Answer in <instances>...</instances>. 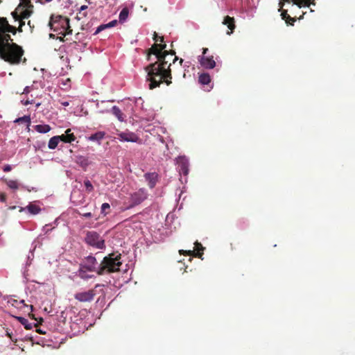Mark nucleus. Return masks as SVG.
I'll return each instance as SVG.
<instances>
[{"label": "nucleus", "instance_id": "obj_5", "mask_svg": "<svg viewBox=\"0 0 355 355\" xmlns=\"http://www.w3.org/2000/svg\"><path fill=\"white\" fill-rule=\"evenodd\" d=\"M69 24V19L61 15H51L48 26L51 31L60 34L65 31Z\"/></svg>", "mask_w": 355, "mask_h": 355}, {"label": "nucleus", "instance_id": "obj_54", "mask_svg": "<svg viewBox=\"0 0 355 355\" xmlns=\"http://www.w3.org/2000/svg\"><path fill=\"white\" fill-rule=\"evenodd\" d=\"M109 101L114 102V100H109Z\"/></svg>", "mask_w": 355, "mask_h": 355}, {"label": "nucleus", "instance_id": "obj_4", "mask_svg": "<svg viewBox=\"0 0 355 355\" xmlns=\"http://www.w3.org/2000/svg\"><path fill=\"white\" fill-rule=\"evenodd\" d=\"M32 8L33 6L31 0H20V3L15 10L11 13L15 20L19 23L18 31L19 32L22 31V26L25 25L23 20L28 19L31 15Z\"/></svg>", "mask_w": 355, "mask_h": 355}, {"label": "nucleus", "instance_id": "obj_41", "mask_svg": "<svg viewBox=\"0 0 355 355\" xmlns=\"http://www.w3.org/2000/svg\"><path fill=\"white\" fill-rule=\"evenodd\" d=\"M11 170H12V167L10 165L7 164V165L4 166V167H3L4 172H9Z\"/></svg>", "mask_w": 355, "mask_h": 355}, {"label": "nucleus", "instance_id": "obj_1", "mask_svg": "<svg viewBox=\"0 0 355 355\" xmlns=\"http://www.w3.org/2000/svg\"><path fill=\"white\" fill-rule=\"evenodd\" d=\"M166 48V44H155L150 49V54L156 56L157 61L150 64L146 68L147 80L149 81L150 89L157 87H167L171 83V71L166 58L169 55L167 51H162Z\"/></svg>", "mask_w": 355, "mask_h": 355}, {"label": "nucleus", "instance_id": "obj_52", "mask_svg": "<svg viewBox=\"0 0 355 355\" xmlns=\"http://www.w3.org/2000/svg\"><path fill=\"white\" fill-rule=\"evenodd\" d=\"M83 16H84V17H86V16H87V14H86V13H83Z\"/></svg>", "mask_w": 355, "mask_h": 355}, {"label": "nucleus", "instance_id": "obj_18", "mask_svg": "<svg viewBox=\"0 0 355 355\" xmlns=\"http://www.w3.org/2000/svg\"><path fill=\"white\" fill-rule=\"evenodd\" d=\"M14 122L19 124H24L27 128H29L31 121L30 116H24L16 119Z\"/></svg>", "mask_w": 355, "mask_h": 355}, {"label": "nucleus", "instance_id": "obj_26", "mask_svg": "<svg viewBox=\"0 0 355 355\" xmlns=\"http://www.w3.org/2000/svg\"><path fill=\"white\" fill-rule=\"evenodd\" d=\"M26 208L32 214H37L41 211V209L37 205L33 204L28 205Z\"/></svg>", "mask_w": 355, "mask_h": 355}, {"label": "nucleus", "instance_id": "obj_45", "mask_svg": "<svg viewBox=\"0 0 355 355\" xmlns=\"http://www.w3.org/2000/svg\"><path fill=\"white\" fill-rule=\"evenodd\" d=\"M207 51H208V49H207V48H204V49H202V55H205V54H206V53L207 52Z\"/></svg>", "mask_w": 355, "mask_h": 355}, {"label": "nucleus", "instance_id": "obj_40", "mask_svg": "<svg viewBox=\"0 0 355 355\" xmlns=\"http://www.w3.org/2000/svg\"><path fill=\"white\" fill-rule=\"evenodd\" d=\"M7 196L5 193H1L0 194V201L4 202L6 201Z\"/></svg>", "mask_w": 355, "mask_h": 355}, {"label": "nucleus", "instance_id": "obj_32", "mask_svg": "<svg viewBox=\"0 0 355 355\" xmlns=\"http://www.w3.org/2000/svg\"><path fill=\"white\" fill-rule=\"evenodd\" d=\"M110 208V206L109 203L105 202L101 206V212L103 213L104 214H107V211L109 210Z\"/></svg>", "mask_w": 355, "mask_h": 355}, {"label": "nucleus", "instance_id": "obj_47", "mask_svg": "<svg viewBox=\"0 0 355 355\" xmlns=\"http://www.w3.org/2000/svg\"><path fill=\"white\" fill-rule=\"evenodd\" d=\"M62 105H64V106H68V105H69V103L68 102H67V101H65V102H62Z\"/></svg>", "mask_w": 355, "mask_h": 355}, {"label": "nucleus", "instance_id": "obj_28", "mask_svg": "<svg viewBox=\"0 0 355 355\" xmlns=\"http://www.w3.org/2000/svg\"><path fill=\"white\" fill-rule=\"evenodd\" d=\"M6 185L12 189H18L19 184L16 180H5Z\"/></svg>", "mask_w": 355, "mask_h": 355}, {"label": "nucleus", "instance_id": "obj_34", "mask_svg": "<svg viewBox=\"0 0 355 355\" xmlns=\"http://www.w3.org/2000/svg\"><path fill=\"white\" fill-rule=\"evenodd\" d=\"M105 28H107V26H105V24L100 25L98 27H97L96 30L95 31L94 35L98 34L100 32L105 30Z\"/></svg>", "mask_w": 355, "mask_h": 355}, {"label": "nucleus", "instance_id": "obj_43", "mask_svg": "<svg viewBox=\"0 0 355 355\" xmlns=\"http://www.w3.org/2000/svg\"><path fill=\"white\" fill-rule=\"evenodd\" d=\"M87 8V6L86 5H83L80 6V8H79V12H81L82 11L86 10Z\"/></svg>", "mask_w": 355, "mask_h": 355}, {"label": "nucleus", "instance_id": "obj_21", "mask_svg": "<svg viewBox=\"0 0 355 355\" xmlns=\"http://www.w3.org/2000/svg\"><path fill=\"white\" fill-rule=\"evenodd\" d=\"M35 130L40 133H46L50 131L51 127L49 125H36Z\"/></svg>", "mask_w": 355, "mask_h": 355}, {"label": "nucleus", "instance_id": "obj_44", "mask_svg": "<svg viewBox=\"0 0 355 355\" xmlns=\"http://www.w3.org/2000/svg\"><path fill=\"white\" fill-rule=\"evenodd\" d=\"M37 332L39 333L40 334H45V332L43 331L42 329H37Z\"/></svg>", "mask_w": 355, "mask_h": 355}, {"label": "nucleus", "instance_id": "obj_12", "mask_svg": "<svg viewBox=\"0 0 355 355\" xmlns=\"http://www.w3.org/2000/svg\"><path fill=\"white\" fill-rule=\"evenodd\" d=\"M146 181L148 182V185L150 189H153L158 180V174L155 172L146 173L144 175Z\"/></svg>", "mask_w": 355, "mask_h": 355}, {"label": "nucleus", "instance_id": "obj_13", "mask_svg": "<svg viewBox=\"0 0 355 355\" xmlns=\"http://www.w3.org/2000/svg\"><path fill=\"white\" fill-rule=\"evenodd\" d=\"M121 141L137 142L138 137L133 132H121L119 135Z\"/></svg>", "mask_w": 355, "mask_h": 355}, {"label": "nucleus", "instance_id": "obj_25", "mask_svg": "<svg viewBox=\"0 0 355 355\" xmlns=\"http://www.w3.org/2000/svg\"><path fill=\"white\" fill-rule=\"evenodd\" d=\"M180 253L181 254H187L189 256H195V257H197L198 258H201L202 256V252H196L195 250H186V251H184V250H180Z\"/></svg>", "mask_w": 355, "mask_h": 355}, {"label": "nucleus", "instance_id": "obj_9", "mask_svg": "<svg viewBox=\"0 0 355 355\" xmlns=\"http://www.w3.org/2000/svg\"><path fill=\"white\" fill-rule=\"evenodd\" d=\"M292 1L293 4L297 5L299 8L309 7L311 5H315L314 0H292ZM284 2H290V0H280L279 3L280 7L279 11H280L282 7L284 6Z\"/></svg>", "mask_w": 355, "mask_h": 355}, {"label": "nucleus", "instance_id": "obj_36", "mask_svg": "<svg viewBox=\"0 0 355 355\" xmlns=\"http://www.w3.org/2000/svg\"><path fill=\"white\" fill-rule=\"evenodd\" d=\"M6 335L10 338L12 341H15V342H17V338H14L13 336H12V332L10 331L9 329H6Z\"/></svg>", "mask_w": 355, "mask_h": 355}, {"label": "nucleus", "instance_id": "obj_39", "mask_svg": "<svg viewBox=\"0 0 355 355\" xmlns=\"http://www.w3.org/2000/svg\"><path fill=\"white\" fill-rule=\"evenodd\" d=\"M78 214L84 218H89L92 217V214L91 212H86V213H80L78 212Z\"/></svg>", "mask_w": 355, "mask_h": 355}, {"label": "nucleus", "instance_id": "obj_19", "mask_svg": "<svg viewBox=\"0 0 355 355\" xmlns=\"http://www.w3.org/2000/svg\"><path fill=\"white\" fill-rule=\"evenodd\" d=\"M58 138L60 141H62L64 143H71L72 141L76 140V137L73 134H68V135H58Z\"/></svg>", "mask_w": 355, "mask_h": 355}, {"label": "nucleus", "instance_id": "obj_42", "mask_svg": "<svg viewBox=\"0 0 355 355\" xmlns=\"http://www.w3.org/2000/svg\"><path fill=\"white\" fill-rule=\"evenodd\" d=\"M25 93L26 92H22L21 94V99H20V101H21V103L23 105H24V101H25V100H26V96H25V95H24Z\"/></svg>", "mask_w": 355, "mask_h": 355}, {"label": "nucleus", "instance_id": "obj_11", "mask_svg": "<svg viewBox=\"0 0 355 355\" xmlns=\"http://www.w3.org/2000/svg\"><path fill=\"white\" fill-rule=\"evenodd\" d=\"M178 166L180 174L187 175L189 173V162L188 160L183 157H179L178 160Z\"/></svg>", "mask_w": 355, "mask_h": 355}, {"label": "nucleus", "instance_id": "obj_15", "mask_svg": "<svg viewBox=\"0 0 355 355\" xmlns=\"http://www.w3.org/2000/svg\"><path fill=\"white\" fill-rule=\"evenodd\" d=\"M223 24L226 25L231 31L227 33V35H230L232 33L235 26L234 18L227 16L225 17Z\"/></svg>", "mask_w": 355, "mask_h": 355}, {"label": "nucleus", "instance_id": "obj_49", "mask_svg": "<svg viewBox=\"0 0 355 355\" xmlns=\"http://www.w3.org/2000/svg\"><path fill=\"white\" fill-rule=\"evenodd\" d=\"M28 25L29 26H31V21H30L28 22ZM30 28H31V27H30Z\"/></svg>", "mask_w": 355, "mask_h": 355}, {"label": "nucleus", "instance_id": "obj_22", "mask_svg": "<svg viewBox=\"0 0 355 355\" xmlns=\"http://www.w3.org/2000/svg\"><path fill=\"white\" fill-rule=\"evenodd\" d=\"M60 141V139L58 138V136H54L53 137H51L49 141V144H48V147L49 149H55L58 145V143Z\"/></svg>", "mask_w": 355, "mask_h": 355}, {"label": "nucleus", "instance_id": "obj_50", "mask_svg": "<svg viewBox=\"0 0 355 355\" xmlns=\"http://www.w3.org/2000/svg\"><path fill=\"white\" fill-rule=\"evenodd\" d=\"M52 0H45L46 2H51Z\"/></svg>", "mask_w": 355, "mask_h": 355}, {"label": "nucleus", "instance_id": "obj_27", "mask_svg": "<svg viewBox=\"0 0 355 355\" xmlns=\"http://www.w3.org/2000/svg\"><path fill=\"white\" fill-rule=\"evenodd\" d=\"M18 320L22 325L24 326L26 329L30 330L33 328V324L30 323L27 319L22 317H19Z\"/></svg>", "mask_w": 355, "mask_h": 355}, {"label": "nucleus", "instance_id": "obj_33", "mask_svg": "<svg viewBox=\"0 0 355 355\" xmlns=\"http://www.w3.org/2000/svg\"><path fill=\"white\" fill-rule=\"evenodd\" d=\"M87 270H85L84 268H81L80 267V270H79V276L83 278V279H86V278H88L89 277L85 274V272Z\"/></svg>", "mask_w": 355, "mask_h": 355}, {"label": "nucleus", "instance_id": "obj_38", "mask_svg": "<svg viewBox=\"0 0 355 355\" xmlns=\"http://www.w3.org/2000/svg\"><path fill=\"white\" fill-rule=\"evenodd\" d=\"M153 40H155V42H162L164 41L163 37H158L156 33H154Z\"/></svg>", "mask_w": 355, "mask_h": 355}, {"label": "nucleus", "instance_id": "obj_2", "mask_svg": "<svg viewBox=\"0 0 355 355\" xmlns=\"http://www.w3.org/2000/svg\"><path fill=\"white\" fill-rule=\"evenodd\" d=\"M15 33V28L8 24L4 18H0V58L10 63H18L23 55V50L14 43H10L8 33Z\"/></svg>", "mask_w": 355, "mask_h": 355}, {"label": "nucleus", "instance_id": "obj_37", "mask_svg": "<svg viewBox=\"0 0 355 355\" xmlns=\"http://www.w3.org/2000/svg\"><path fill=\"white\" fill-rule=\"evenodd\" d=\"M116 24H117V20L114 19V20L110 21L107 24H105V26H107V28H112V27L115 26Z\"/></svg>", "mask_w": 355, "mask_h": 355}, {"label": "nucleus", "instance_id": "obj_3", "mask_svg": "<svg viewBox=\"0 0 355 355\" xmlns=\"http://www.w3.org/2000/svg\"><path fill=\"white\" fill-rule=\"evenodd\" d=\"M120 259L121 254H110L108 256L105 257L101 263L98 264L96 259L89 255L85 258L80 264V268L87 271L96 272L98 275H102L105 273L119 271V267L122 264Z\"/></svg>", "mask_w": 355, "mask_h": 355}, {"label": "nucleus", "instance_id": "obj_35", "mask_svg": "<svg viewBox=\"0 0 355 355\" xmlns=\"http://www.w3.org/2000/svg\"><path fill=\"white\" fill-rule=\"evenodd\" d=\"M71 80L69 78H66L65 80L61 79L59 80V83L62 84V85H68L69 87H71V85H68L67 83H70Z\"/></svg>", "mask_w": 355, "mask_h": 355}, {"label": "nucleus", "instance_id": "obj_48", "mask_svg": "<svg viewBox=\"0 0 355 355\" xmlns=\"http://www.w3.org/2000/svg\"><path fill=\"white\" fill-rule=\"evenodd\" d=\"M49 37H50L51 38H54V35H53V34H52V33H50V34H49Z\"/></svg>", "mask_w": 355, "mask_h": 355}, {"label": "nucleus", "instance_id": "obj_53", "mask_svg": "<svg viewBox=\"0 0 355 355\" xmlns=\"http://www.w3.org/2000/svg\"><path fill=\"white\" fill-rule=\"evenodd\" d=\"M176 59H177V58H176V57H175V58H173V62H174Z\"/></svg>", "mask_w": 355, "mask_h": 355}, {"label": "nucleus", "instance_id": "obj_31", "mask_svg": "<svg viewBox=\"0 0 355 355\" xmlns=\"http://www.w3.org/2000/svg\"><path fill=\"white\" fill-rule=\"evenodd\" d=\"M195 252H200V251H203L205 250V248L202 246V245L198 241L195 242Z\"/></svg>", "mask_w": 355, "mask_h": 355}, {"label": "nucleus", "instance_id": "obj_8", "mask_svg": "<svg viewBox=\"0 0 355 355\" xmlns=\"http://www.w3.org/2000/svg\"><path fill=\"white\" fill-rule=\"evenodd\" d=\"M100 286H101V285L96 284L94 288L87 291L76 293L74 295V298L80 302H90L94 300V297L96 295V289Z\"/></svg>", "mask_w": 355, "mask_h": 355}, {"label": "nucleus", "instance_id": "obj_17", "mask_svg": "<svg viewBox=\"0 0 355 355\" xmlns=\"http://www.w3.org/2000/svg\"><path fill=\"white\" fill-rule=\"evenodd\" d=\"M105 133L102 131L97 132L88 137V139L93 141H100L104 138Z\"/></svg>", "mask_w": 355, "mask_h": 355}, {"label": "nucleus", "instance_id": "obj_23", "mask_svg": "<svg viewBox=\"0 0 355 355\" xmlns=\"http://www.w3.org/2000/svg\"><path fill=\"white\" fill-rule=\"evenodd\" d=\"M199 83L203 85H206L209 83L211 80L210 76L208 73H202L199 76Z\"/></svg>", "mask_w": 355, "mask_h": 355}, {"label": "nucleus", "instance_id": "obj_10", "mask_svg": "<svg viewBox=\"0 0 355 355\" xmlns=\"http://www.w3.org/2000/svg\"><path fill=\"white\" fill-rule=\"evenodd\" d=\"M198 61L205 69H211L216 67V62L213 56L201 55L198 57Z\"/></svg>", "mask_w": 355, "mask_h": 355}, {"label": "nucleus", "instance_id": "obj_6", "mask_svg": "<svg viewBox=\"0 0 355 355\" xmlns=\"http://www.w3.org/2000/svg\"><path fill=\"white\" fill-rule=\"evenodd\" d=\"M87 244L94 247L97 249L105 248V241L101 237L99 234L94 231H88L85 238Z\"/></svg>", "mask_w": 355, "mask_h": 355}, {"label": "nucleus", "instance_id": "obj_7", "mask_svg": "<svg viewBox=\"0 0 355 355\" xmlns=\"http://www.w3.org/2000/svg\"><path fill=\"white\" fill-rule=\"evenodd\" d=\"M148 193L144 188L139 189L137 191L132 193L130 197V205L129 208L134 207L143 202L148 198Z\"/></svg>", "mask_w": 355, "mask_h": 355}, {"label": "nucleus", "instance_id": "obj_46", "mask_svg": "<svg viewBox=\"0 0 355 355\" xmlns=\"http://www.w3.org/2000/svg\"><path fill=\"white\" fill-rule=\"evenodd\" d=\"M71 129H69H69H67V130L65 131V135H68V134H72V133L71 132Z\"/></svg>", "mask_w": 355, "mask_h": 355}, {"label": "nucleus", "instance_id": "obj_51", "mask_svg": "<svg viewBox=\"0 0 355 355\" xmlns=\"http://www.w3.org/2000/svg\"><path fill=\"white\" fill-rule=\"evenodd\" d=\"M24 89H29V87H28V86H26V87H25V88H24Z\"/></svg>", "mask_w": 355, "mask_h": 355}, {"label": "nucleus", "instance_id": "obj_16", "mask_svg": "<svg viewBox=\"0 0 355 355\" xmlns=\"http://www.w3.org/2000/svg\"><path fill=\"white\" fill-rule=\"evenodd\" d=\"M129 15V10L127 7L123 8L119 15V21L121 24H123L128 19Z\"/></svg>", "mask_w": 355, "mask_h": 355}, {"label": "nucleus", "instance_id": "obj_24", "mask_svg": "<svg viewBox=\"0 0 355 355\" xmlns=\"http://www.w3.org/2000/svg\"><path fill=\"white\" fill-rule=\"evenodd\" d=\"M76 162L84 169H86V168L89 165L87 159L83 156L77 157Z\"/></svg>", "mask_w": 355, "mask_h": 355}, {"label": "nucleus", "instance_id": "obj_14", "mask_svg": "<svg viewBox=\"0 0 355 355\" xmlns=\"http://www.w3.org/2000/svg\"><path fill=\"white\" fill-rule=\"evenodd\" d=\"M26 93L24 94L26 96V100L24 101V105H28L29 104H35L37 106L40 105L41 103L36 102L35 97L33 94H30L31 90H25Z\"/></svg>", "mask_w": 355, "mask_h": 355}, {"label": "nucleus", "instance_id": "obj_20", "mask_svg": "<svg viewBox=\"0 0 355 355\" xmlns=\"http://www.w3.org/2000/svg\"><path fill=\"white\" fill-rule=\"evenodd\" d=\"M112 112L118 119L119 121H123L124 120L123 114L117 106L112 107Z\"/></svg>", "mask_w": 355, "mask_h": 355}, {"label": "nucleus", "instance_id": "obj_29", "mask_svg": "<svg viewBox=\"0 0 355 355\" xmlns=\"http://www.w3.org/2000/svg\"><path fill=\"white\" fill-rule=\"evenodd\" d=\"M281 16L282 19H284L288 24H291L290 21H294V19L288 15L287 10H283L281 13Z\"/></svg>", "mask_w": 355, "mask_h": 355}, {"label": "nucleus", "instance_id": "obj_30", "mask_svg": "<svg viewBox=\"0 0 355 355\" xmlns=\"http://www.w3.org/2000/svg\"><path fill=\"white\" fill-rule=\"evenodd\" d=\"M84 185L87 192L90 193L94 190V187L89 180H85L84 181Z\"/></svg>", "mask_w": 355, "mask_h": 355}]
</instances>
